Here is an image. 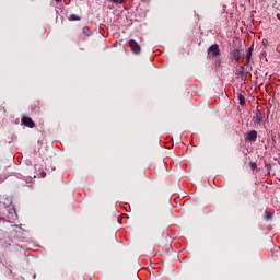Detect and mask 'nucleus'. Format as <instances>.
Listing matches in <instances>:
<instances>
[{
    "label": "nucleus",
    "instance_id": "nucleus-1",
    "mask_svg": "<svg viewBox=\"0 0 280 280\" xmlns=\"http://www.w3.org/2000/svg\"><path fill=\"white\" fill-rule=\"evenodd\" d=\"M254 124L261 126L266 124V109H257L255 116L253 117Z\"/></svg>",
    "mask_w": 280,
    "mask_h": 280
},
{
    "label": "nucleus",
    "instance_id": "nucleus-2",
    "mask_svg": "<svg viewBox=\"0 0 280 280\" xmlns=\"http://www.w3.org/2000/svg\"><path fill=\"white\" fill-rule=\"evenodd\" d=\"M208 54L215 58V56H220V45L213 44L208 48Z\"/></svg>",
    "mask_w": 280,
    "mask_h": 280
},
{
    "label": "nucleus",
    "instance_id": "nucleus-3",
    "mask_svg": "<svg viewBox=\"0 0 280 280\" xmlns=\"http://www.w3.org/2000/svg\"><path fill=\"white\" fill-rule=\"evenodd\" d=\"M129 47L135 54H141V46L139 45V43H137V40L130 39Z\"/></svg>",
    "mask_w": 280,
    "mask_h": 280
},
{
    "label": "nucleus",
    "instance_id": "nucleus-4",
    "mask_svg": "<svg viewBox=\"0 0 280 280\" xmlns=\"http://www.w3.org/2000/svg\"><path fill=\"white\" fill-rule=\"evenodd\" d=\"M22 124L23 126H26V128H34L36 126L34 120L27 116L22 117Z\"/></svg>",
    "mask_w": 280,
    "mask_h": 280
},
{
    "label": "nucleus",
    "instance_id": "nucleus-5",
    "mask_svg": "<svg viewBox=\"0 0 280 280\" xmlns=\"http://www.w3.org/2000/svg\"><path fill=\"white\" fill-rule=\"evenodd\" d=\"M246 141H252L255 143L257 141V130H250L246 135Z\"/></svg>",
    "mask_w": 280,
    "mask_h": 280
},
{
    "label": "nucleus",
    "instance_id": "nucleus-6",
    "mask_svg": "<svg viewBox=\"0 0 280 280\" xmlns=\"http://www.w3.org/2000/svg\"><path fill=\"white\" fill-rule=\"evenodd\" d=\"M232 56V60H240V58H242V52L240 51V49L235 48L234 50H232L231 52Z\"/></svg>",
    "mask_w": 280,
    "mask_h": 280
},
{
    "label": "nucleus",
    "instance_id": "nucleus-7",
    "mask_svg": "<svg viewBox=\"0 0 280 280\" xmlns=\"http://www.w3.org/2000/svg\"><path fill=\"white\" fill-rule=\"evenodd\" d=\"M237 100H238L240 106H244L246 104V97H244V94L237 93Z\"/></svg>",
    "mask_w": 280,
    "mask_h": 280
},
{
    "label": "nucleus",
    "instance_id": "nucleus-8",
    "mask_svg": "<svg viewBox=\"0 0 280 280\" xmlns=\"http://www.w3.org/2000/svg\"><path fill=\"white\" fill-rule=\"evenodd\" d=\"M238 75H240V78H246V75H248V72H246V70H245V66L240 67Z\"/></svg>",
    "mask_w": 280,
    "mask_h": 280
},
{
    "label": "nucleus",
    "instance_id": "nucleus-9",
    "mask_svg": "<svg viewBox=\"0 0 280 280\" xmlns=\"http://www.w3.org/2000/svg\"><path fill=\"white\" fill-rule=\"evenodd\" d=\"M272 215H275V213L270 212V211H265L264 213V220H272Z\"/></svg>",
    "mask_w": 280,
    "mask_h": 280
},
{
    "label": "nucleus",
    "instance_id": "nucleus-10",
    "mask_svg": "<svg viewBox=\"0 0 280 280\" xmlns=\"http://www.w3.org/2000/svg\"><path fill=\"white\" fill-rule=\"evenodd\" d=\"M250 58H253V47H249L247 52H246L247 62H250Z\"/></svg>",
    "mask_w": 280,
    "mask_h": 280
},
{
    "label": "nucleus",
    "instance_id": "nucleus-11",
    "mask_svg": "<svg viewBox=\"0 0 280 280\" xmlns=\"http://www.w3.org/2000/svg\"><path fill=\"white\" fill-rule=\"evenodd\" d=\"M109 3H114L115 5H121L126 0H107Z\"/></svg>",
    "mask_w": 280,
    "mask_h": 280
},
{
    "label": "nucleus",
    "instance_id": "nucleus-12",
    "mask_svg": "<svg viewBox=\"0 0 280 280\" xmlns=\"http://www.w3.org/2000/svg\"><path fill=\"white\" fill-rule=\"evenodd\" d=\"M82 32L85 36H91V28L89 26H84Z\"/></svg>",
    "mask_w": 280,
    "mask_h": 280
},
{
    "label": "nucleus",
    "instance_id": "nucleus-13",
    "mask_svg": "<svg viewBox=\"0 0 280 280\" xmlns=\"http://www.w3.org/2000/svg\"><path fill=\"white\" fill-rule=\"evenodd\" d=\"M70 21H81L80 15L71 14L69 18Z\"/></svg>",
    "mask_w": 280,
    "mask_h": 280
},
{
    "label": "nucleus",
    "instance_id": "nucleus-14",
    "mask_svg": "<svg viewBox=\"0 0 280 280\" xmlns=\"http://www.w3.org/2000/svg\"><path fill=\"white\" fill-rule=\"evenodd\" d=\"M250 168L252 170H256L257 168V164L256 163H252Z\"/></svg>",
    "mask_w": 280,
    "mask_h": 280
},
{
    "label": "nucleus",
    "instance_id": "nucleus-15",
    "mask_svg": "<svg viewBox=\"0 0 280 280\" xmlns=\"http://www.w3.org/2000/svg\"><path fill=\"white\" fill-rule=\"evenodd\" d=\"M277 19L280 21V13L277 14Z\"/></svg>",
    "mask_w": 280,
    "mask_h": 280
},
{
    "label": "nucleus",
    "instance_id": "nucleus-16",
    "mask_svg": "<svg viewBox=\"0 0 280 280\" xmlns=\"http://www.w3.org/2000/svg\"><path fill=\"white\" fill-rule=\"evenodd\" d=\"M57 3H60V1H62V0H55Z\"/></svg>",
    "mask_w": 280,
    "mask_h": 280
}]
</instances>
